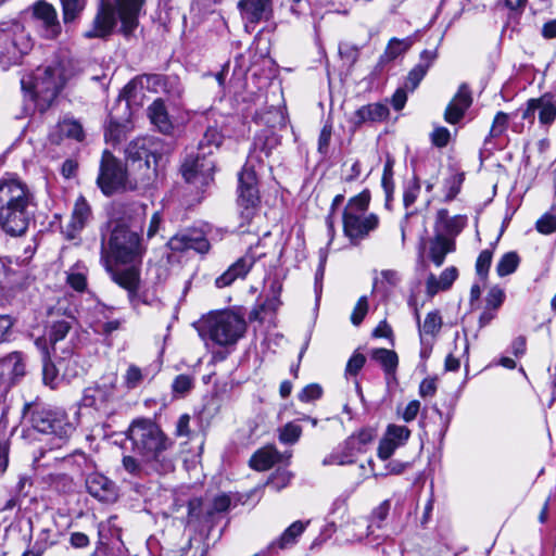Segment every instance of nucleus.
<instances>
[{
	"mask_svg": "<svg viewBox=\"0 0 556 556\" xmlns=\"http://www.w3.org/2000/svg\"><path fill=\"white\" fill-rule=\"evenodd\" d=\"M280 144V138L271 129L260 131L253 141L252 150L248 156L247 163L238 176V207L241 218L240 227L250 224L256 214L260 194L257 188V177L254 169V162L264 163L273 151Z\"/></svg>",
	"mask_w": 556,
	"mask_h": 556,
	"instance_id": "f257e3e1",
	"label": "nucleus"
},
{
	"mask_svg": "<svg viewBox=\"0 0 556 556\" xmlns=\"http://www.w3.org/2000/svg\"><path fill=\"white\" fill-rule=\"evenodd\" d=\"M35 197L28 186L15 177L0 179V229L9 236L25 235L34 217Z\"/></svg>",
	"mask_w": 556,
	"mask_h": 556,
	"instance_id": "f03ea898",
	"label": "nucleus"
},
{
	"mask_svg": "<svg viewBox=\"0 0 556 556\" xmlns=\"http://www.w3.org/2000/svg\"><path fill=\"white\" fill-rule=\"evenodd\" d=\"M127 439L131 442L132 452L150 466L151 470L166 473L174 469L173 462L164 455L172 442L153 420H134L127 430Z\"/></svg>",
	"mask_w": 556,
	"mask_h": 556,
	"instance_id": "7ed1b4c3",
	"label": "nucleus"
},
{
	"mask_svg": "<svg viewBox=\"0 0 556 556\" xmlns=\"http://www.w3.org/2000/svg\"><path fill=\"white\" fill-rule=\"evenodd\" d=\"M73 76L74 67L70 60H53L45 66H39L31 75L23 77L22 90L29 94L38 110L43 112Z\"/></svg>",
	"mask_w": 556,
	"mask_h": 556,
	"instance_id": "20e7f679",
	"label": "nucleus"
},
{
	"mask_svg": "<svg viewBox=\"0 0 556 556\" xmlns=\"http://www.w3.org/2000/svg\"><path fill=\"white\" fill-rule=\"evenodd\" d=\"M143 0H101L90 29L84 36L105 38L112 34L117 21H121V33L129 36L138 26V16Z\"/></svg>",
	"mask_w": 556,
	"mask_h": 556,
	"instance_id": "39448f33",
	"label": "nucleus"
},
{
	"mask_svg": "<svg viewBox=\"0 0 556 556\" xmlns=\"http://www.w3.org/2000/svg\"><path fill=\"white\" fill-rule=\"evenodd\" d=\"M245 331V320L231 311L212 313L198 326L199 336L206 345L208 342L218 346L236 345Z\"/></svg>",
	"mask_w": 556,
	"mask_h": 556,
	"instance_id": "423d86ee",
	"label": "nucleus"
},
{
	"mask_svg": "<svg viewBox=\"0 0 556 556\" xmlns=\"http://www.w3.org/2000/svg\"><path fill=\"white\" fill-rule=\"evenodd\" d=\"M370 193L364 190L351 198L343 212V232L353 242L358 243L378 228L379 217L368 212Z\"/></svg>",
	"mask_w": 556,
	"mask_h": 556,
	"instance_id": "0eeeda50",
	"label": "nucleus"
},
{
	"mask_svg": "<svg viewBox=\"0 0 556 556\" xmlns=\"http://www.w3.org/2000/svg\"><path fill=\"white\" fill-rule=\"evenodd\" d=\"M23 420L36 431L54 434L61 440L70 438L75 431L65 414L50 409L38 400L24 404Z\"/></svg>",
	"mask_w": 556,
	"mask_h": 556,
	"instance_id": "6e6552de",
	"label": "nucleus"
},
{
	"mask_svg": "<svg viewBox=\"0 0 556 556\" xmlns=\"http://www.w3.org/2000/svg\"><path fill=\"white\" fill-rule=\"evenodd\" d=\"M102 242H105L102 239ZM105 245V256L116 265L141 262L146 249L139 233L123 222L116 223Z\"/></svg>",
	"mask_w": 556,
	"mask_h": 556,
	"instance_id": "1a4fd4ad",
	"label": "nucleus"
},
{
	"mask_svg": "<svg viewBox=\"0 0 556 556\" xmlns=\"http://www.w3.org/2000/svg\"><path fill=\"white\" fill-rule=\"evenodd\" d=\"M101 262L112 280L127 291L128 300L134 308H137L139 304H150L147 294L139 291L141 285V262L126 263L125 265L128 266L124 268L113 266L105 256L104 242L101 243Z\"/></svg>",
	"mask_w": 556,
	"mask_h": 556,
	"instance_id": "9d476101",
	"label": "nucleus"
},
{
	"mask_svg": "<svg viewBox=\"0 0 556 556\" xmlns=\"http://www.w3.org/2000/svg\"><path fill=\"white\" fill-rule=\"evenodd\" d=\"M116 383L115 374L103 376L94 386L85 389L81 404L96 409L103 416L113 415L119 405Z\"/></svg>",
	"mask_w": 556,
	"mask_h": 556,
	"instance_id": "9b49d317",
	"label": "nucleus"
},
{
	"mask_svg": "<svg viewBox=\"0 0 556 556\" xmlns=\"http://www.w3.org/2000/svg\"><path fill=\"white\" fill-rule=\"evenodd\" d=\"M97 184L105 195L136 189V185L128 180L124 164L108 150L102 153Z\"/></svg>",
	"mask_w": 556,
	"mask_h": 556,
	"instance_id": "f8f14e48",
	"label": "nucleus"
},
{
	"mask_svg": "<svg viewBox=\"0 0 556 556\" xmlns=\"http://www.w3.org/2000/svg\"><path fill=\"white\" fill-rule=\"evenodd\" d=\"M74 324L73 316H65L62 319L52 320L48 326L47 340L54 358L64 361L74 354L77 338L76 332L73 331Z\"/></svg>",
	"mask_w": 556,
	"mask_h": 556,
	"instance_id": "ddd939ff",
	"label": "nucleus"
},
{
	"mask_svg": "<svg viewBox=\"0 0 556 556\" xmlns=\"http://www.w3.org/2000/svg\"><path fill=\"white\" fill-rule=\"evenodd\" d=\"M214 168V161L198 151L197 155L186 157L181 165V174L188 184L203 188L213 180Z\"/></svg>",
	"mask_w": 556,
	"mask_h": 556,
	"instance_id": "4468645a",
	"label": "nucleus"
},
{
	"mask_svg": "<svg viewBox=\"0 0 556 556\" xmlns=\"http://www.w3.org/2000/svg\"><path fill=\"white\" fill-rule=\"evenodd\" d=\"M30 48V39L20 25L0 28V54L9 62L18 61Z\"/></svg>",
	"mask_w": 556,
	"mask_h": 556,
	"instance_id": "2eb2a0df",
	"label": "nucleus"
},
{
	"mask_svg": "<svg viewBox=\"0 0 556 556\" xmlns=\"http://www.w3.org/2000/svg\"><path fill=\"white\" fill-rule=\"evenodd\" d=\"M99 546L97 554L103 556H113L115 552L124 553V543L121 539L122 530L117 525V517L111 516L108 520L99 525Z\"/></svg>",
	"mask_w": 556,
	"mask_h": 556,
	"instance_id": "dca6fc26",
	"label": "nucleus"
},
{
	"mask_svg": "<svg viewBox=\"0 0 556 556\" xmlns=\"http://www.w3.org/2000/svg\"><path fill=\"white\" fill-rule=\"evenodd\" d=\"M238 9L247 30L251 31L262 21L273 16V0H240Z\"/></svg>",
	"mask_w": 556,
	"mask_h": 556,
	"instance_id": "f3484780",
	"label": "nucleus"
},
{
	"mask_svg": "<svg viewBox=\"0 0 556 556\" xmlns=\"http://www.w3.org/2000/svg\"><path fill=\"white\" fill-rule=\"evenodd\" d=\"M26 372L24 356L13 352L0 361V389L8 391Z\"/></svg>",
	"mask_w": 556,
	"mask_h": 556,
	"instance_id": "a211bd4d",
	"label": "nucleus"
},
{
	"mask_svg": "<svg viewBox=\"0 0 556 556\" xmlns=\"http://www.w3.org/2000/svg\"><path fill=\"white\" fill-rule=\"evenodd\" d=\"M168 247L175 252L194 250L198 253L204 254L208 252L211 245L202 231L191 229L173 236L168 241Z\"/></svg>",
	"mask_w": 556,
	"mask_h": 556,
	"instance_id": "6ab92c4d",
	"label": "nucleus"
},
{
	"mask_svg": "<svg viewBox=\"0 0 556 556\" xmlns=\"http://www.w3.org/2000/svg\"><path fill=\"white\" fill-rule=\"evenodd\" d=\"M410 437V430L406 426L389 425L383 438L379 442L378 457L389 459L396 448L406 444Z\"/></svg>",
	"mask_w": 556,
	"mask_h": 556,
	"instance_id": "aec40b11",
	"label": "nucleus"
},
{
	"mask_svg": "<svg viewBox=\"0 0 556 556\" xmlns=\"http://www.w3.org/2000/svg\"><path fill=\"white\" fill-rule=\"evenodd\" d=\"M88 493L104 503H113L118 497V489L112 480L99 472H91L86 478Z\"/></svg>",
	"mask_w": 556,
	"mask_h": 556,
	"instance_id": "412c9836",
	"label": "nucleus"
},
{
	"mask_svg": "<svg viewBox=\"0 0 556 556\" xmlns=\"http://www.w3.org/2000/svg\"><path fill=\"white\" fill-rule=\"evenodd\" d=\"M256 262V256L252 253L251 249L233 264H231L227 270L215 279V286L219 289L229 287L237 279H244L251 268Z\"/></svg>",
	"mask_w": 556,
	"mask_h": 556,
	"instance_id": "4be33fe9",
	"label": "nucleus"
},
{
	"mask_svg": "<svg viewBox=\"0 0 556 556\" xmlns=\"http://www.w3.org/2000/svg\"><path fill=\"white\" fill-rule=\"evenodd\" d=\"M50 141L60 144L64 139L83 141L85 131L81 123L71 116H65L52 128L49 135Z\"/></svg>",
	"mask_w": 556,
	"mask_h": 556,
	"instance_id": "5701e85b",
	"label": "nucleus"
},
{
	"mask_svg": "<svg viewBox=\"0 0 556 556\" xmlns=\"http://www.w3.org/2000/svg\"><path fill=\"white\" fill-rule=\"evenodd\" d=\"M92 213L87 200L80 195L73 207L70 222L64 228V233L68 239H74L85 228L91 219Z\"/></svg>",
	"mask_w": 556,
	"mask_h": 556,
	"instance_id": "b1692460",
	"label": "nucleus"
},
{
	"mask_svg": "<svg viewBox=\"0 0 556 556\" xmlns=\"http://www.w3.org/2000/svg\"><path fill=\"white\" fill-rule=\"evenodd\" d=\"M472 103L471 92L466 84H462L446 106L444 119L450 124L458 123Z\"/></svg>",
	"mask_w": 556,
	"mask_h": 556,
	"instance_id": "393cba45",
	"label": "nucleus"
},
{
	"mask_svg": "<svg viewBox=\"0 0 556 556\" xmlns=\"http://www.w3.org/2000/svg\"><path fill=\"white\" fill-rule=\"evenodd\" d=\"M34 15L42 22L45 27V36L47 38H55L61 31V25L58 20V13L52 4L41 0L34 5Z\"/></svg>",
	"mask_w": 556,
	"mask_h": 556,
	"instance_id": "a878e982",
	"label": "nucleus"
},
{
	"mask_svg": "<svg viewBox=\"0 0 556 556\" xmlns=\"http://www.w3.org/2000/svg\"><path fill=\"white\" fill-rule=\"evenodd\" d=\"M389 115V109L387 105L381 103H370L361 106L356 110L350 118V123L354 128H358L365 123L382 122Z\"/></svg>",
	"mask_w": 556,
	"mask_h": 556,
	"instance_id": "bb28decb",
	"label": "nucleus"
},
{
	"mask_svg": "<svg viewBox=\"0 0 556 556\" xmlns=\"http://www.w3.org/2000/svg\"><path fill=\"white\" fill-rule=\"evenodd\" d=\"M415 317L418 326L419 339H431L435 341L442 326L443 320L438 309L429 312L421 323L419 311L415 309Z\"/></svg>",
	"mask_w": 556,
	"mask_h": 556,
	"instance_id": "cd10ccee",
	"label": "nucleus"
},
{
	"mask_svg": "<svg viewBox=\"0 0 556 556\" xmlns=\"http://www.w3.org/2000/svg\"><path fill=\"white\" fill-rule=\"evenodd\" d=\"M281 460L282 455L275 447L267 446L256 451L252 455L250 466L255 470L265 471Z\"/></svg>",
	"mask_w": 556,
	"mask_h": 556,
	"instance_id": "c85d7f7f",
	"label": "nucleus"
},
{
	"mask_svg": "<svg viewBox=\"0 0 556 556\" xmlns=\"http://www.w3.org/2000/svg\"><path fill=\"white\" fill-rule=\"evenodd\" d=\"M147 81L154 87V91H164L174 98L182 93V87L176 76L148 75Z\"/></svg>",
	"mask_w": 556,
	"mask_h": 556,
	"instance_id": "c756f323",
	"label": "nucleus"
},
{
	"mask_svg": "<svg viewBox=\"0 0 556 556\" xmlns=\"http://www.w3.org/2000/svg\"><path fill=\"white\" fill-rule=\"evenodd\" d=\"M151 140L148 138H138L132 140L126 148V156L132 162H143L147 168L150 167V156H154L149 146Z\"/></svg>",
	"mask_w": 556,
	"mask_h": 556,
	"instance_id": "7c9ffc66",
	"label": "nucleus"
},
{
	"mask_svg": "<svg viewBox=\"0 0 556 556\" xmlns=\"http://www.w3.org/2000/svg\"><path fill=\"white\" fill-rule=\"evenodd\" d=\"M149 117L159 130L168 134L172 130V123L168 118L165 105L161 100H155L148 109Z\"/></svg>",
	"mask_w": 556,
	"mask_h": 556,
	"instance_id": "2f4dec72",
	"label": "nucleus"
},
{
	"mask_svg": "<svg viewBox=\"0 0 556 556\" xmlns=\"http://www.w3.org/2000/svg\"><path fill=\"white\" fill-rule=\"evenodd\" d=\"M412 45L413 39L410 37H406L404 39H390L383 54L380 56L379 64H384L395 60L397 56L408 51Z\"/></svg>",
	"mask_w": 556,
	"mask_h": 556,
	"instance_id": "473e14b6",
	"label": "nucleus"
},
{
	"mask_svg": "<svg viewBox=\"0 0 556 556\" xmlns=\"http://www.w3.org/2000/svg\"><path fill=\"white\" fill-rule=\"evenodd\" d=\"M308 522H302L300 520L294 521L289 526L279 539L270 544V548L278 546L280 549L288 548L296 543V539L304 532Z\"/></svg>",
	"mask_w": 556,
	"mask_h": 556,
	"instance_id": "72a5a7b5",
	"label": "nucleus"
},
{
	"mask_svg": "<svg viewBox=\"0 0 556 556\" xmlns=\"http://www.w3.org/2000/svg\"><path fill=\"white\" fill-rule=\"evenodd\" d=\"M539 121L542 125H551L556 119V100L554 96L545 93L538 98Z\"/></svg>",
	"mask_w": 556,
	"mask_h": 556,
	"instance_id": "f704fd0d",
	"label": "nucleus"
},
{
	"mask_svg": "<svg viewBox=\"0 0 556 556\" xmlns=\"http://www.w3.org/2000/svg\"><path fill=\"white\" fill-rule=\"evenodd\" d=\"M453 249L454 243L452 241L443 236H437L430 242V258L437 266H441L445 260L446 254L452 252Z\"/></svg>",
	"mask_w": 556,
	"mask_h": 556,
	"instance_id": "c9c22d12",
	"label": "nucleus"
},
{
	"mask_svg": "<svg viewBox=\"0 0 556 556\" xmlns=\"http://www.w3.org/2000/svg\"><path fill=\"white\" fill-rule=\"evenodd\" d=\"M87 274L88 268L77 262L66 271V282L75 291L83 292L87 288Z\"/></svg>",
	"mask_w": 556,
	"mask_h": 556,
	"instance_id": "e433bc0d",
	"label": "nucleus"
},
{
	"mask_svg": "<svg viewBox=\"0 0 556 556\" xmlns=\"http://www.w3.org/2000/svg\"><path fill=\"white\" fill-rule=\"evenodd\" d=\"M374 438L375 433L371 429H362L349 437L345 441V445L350 450L349 455L365 452L366 446L372 442Z\"/></svg>",
	"mask_w": 556,
	"mask_h": 556,
	"instance_id": "4c0bfd02",
	"label": "nucleus"
},
{
	"mask_svg": "<svg viewBox=\"0 0 556 556\" xmlns=\"http://www.w3.org/2000/svg\"><path fill=\"white\" fill-rule=\"evenodd\" d=\"M370 356L382 366L386 374L391 375L395 372L399 365V357L393 350L374 349Z\"/></svg>",
	"mask_w": 556,
	"mask_h": 556,
	"instance_id": "58836bf2",
	"label": "nucleus"
},
{
	"mask_svg": "<svg viewBox=\"0 0 556 556\" xmlns=\"http://www.w3.org/2000/svg\"><path fill=\"white\" fill-rule=\"evenodd\" d=\"M223 141V135L215 127H208L199 142L198 150L202 154L210 155L213 153V149H217Z\"/></svg>",
	"mask_w": 556,
	"mask_h": 556,
	"instance_id": "ea45409f",
	"label": "nucleus"
},
{
	"mask_svg": "<svg viewBox=\"0 0 556 556\" xmlns=\"http://www.w3.org/2000/svg\"><path fill=\"white\" fill-rule=\"evenodd\" d=\"M51 355L49 349L45 345L42 346V379L45 384L50 386L51 388H55L58 384V368L51 362Z\"/></svg>",
	"mask_w": 556,
	"mask_h": 556,
	"instance_id": "a19ab883",
	"label": "nucleus"
},
{
	"mask_svg": "<svg viewBox=\"0 0 556 556\" xmlns=\"http://www.w3.org/2000/svg\"><path fill=\"white\" fill-rule=\"evenodd\" d=\"M147 375L146 370L135 364H130L123 375V384L127 390L137 389L143 383Z\"/></svg>",
	"mask_w": 556,
	"mask_h": 556,
	"instance_id": "79ce46f5",
	"label": "nucleus"
},
{
	"mask_svg": "<svg viewBox=\"0 0 556 556\" xmlns=\"http://www.w3.org/2000/svg\"><path fill=\"white\" fill-rule=\"evenodd\" d=\"M520 258L516 252L505 253L496 264V273L500 277H505L513 274L518 265Z\"/></svg>",
	"mask_w": 556,
	"mask_h": 556,
	"instance_id": "37998d69",
	"label": "nucleus"
},
{
	"mask_svg": "<svg viewBox=\"0 0 556 556\" xmlns=\"http://www.w3.org/2000/svg\"><path fill=\"white\" fill-rule=\"evenodd\" d=\"M464 181V174L454 173L444 180V202H450L456 198L460 191Z\"/></svg>",
	"mask_w": 556,
	"mask_h": 556,
	"instance_id": "c03bdc74",
	"label": "nucleus"
},
{
	"mask_svg": "<svg viewBox=\"0 0 556 556\" xmlns=\"http://www.w3.org/2000/svg\"><path fill=\"white\" fill-rule=\"evenodd\" d=\"M302 434V428L290 421L279 429V441L283 444L292 445L296 443Z\"/></svg>",
	"mask_w": 556,
	"mask_h": 556,
	"instance_id": "a18cd8bd",
	"label": "nucleus"
},
{
	"mask_svg": "<svg viewBox=\"0 0 556 556\" xmlns=\"http://www.w3.org/2000/svg\"><path fill=\"white\" fill-rule=\"evenodd\" d=\"M63 20L65 23L73 22L85 9L86 0H61Z\"/></svg>",
	"mask_w": 556,
	"mask_h": 556,
	"instance_id": "49530a36",
	"label": "nucleus"
},
{
	"mask_svg": "<svg viewBox=\"0 0 556 556\" xmlns=\"http://www.w3.org/2000/svg\"><path fill=\"white\" fill-rule=\"evenodd\" d=\"M123 468L135 477H142L149 472L150 466L146 465L142 460L139 462L136 457L126 455L122 460Z\"/></svg>",
	"mask_w": 556,
	"mask_h": 556,
	"instance_id": "de8ad7c7",
	"label": "nucleus"
},
{
	"mask_svg": "<svg viewBox=\"0 0 556 556\" xmlns=\"http://www.w3.org/2000/svg\"><path fill=\"white\" fill-rule=\"evenodd\" d=\"M535 229L545 236L556 231V215L547 212L543 214L535 223Z\"/></svg>",
	"mask_w": 556,
	"mask_h": 556,
	"instance_id": "09e8293b",
	"label": "nucleus"
},
{
	"mask_svg": "<svg viewBox=\"0 0 556 556\" xmlns=\"http://www.w3.org/2000/svg\"><path fill=\"white\" fill-rule=\"evenodd\" d=\"M508 119L509 118L506 113L497 112L493 119L489 136L485 139V141H488L489 138H497L502 136L508 127Z\"/></svg>",
	"mask_w": 556,
	"mask_h": 556,
	"instance_id": "8fccbe9b",
	"label": "nucleus"
},
{
	"mask_svg": "<svg viewBox=\"0 0 556 556\" xmlns=\"http://www.w3.org/2000/svg\"><path fill=\"white\" fill-rule=\"evenodd\" d=\"M391 507V502L389 500L383 501L378 507H376L371 513V523L368 526V530H370L374 526L376 528H381L382 522L387 519Z\"/></svg>",
	"mask_w": 556,
	"mask_h": 556,
	"instance_id": "3c124183",
	"label": "nucleus"
},
{
	"mask_svg": "<svg viewBox=\"0 0 556 556\" xmlns=\"http://www.w3.org/2000/svg\"><path fill=\"white\" fill-rule=\"evenodd\" d=\"M505 300V292L502 288L494 286L492 287L485 298V307L488 309H498Z\"/></svg>",
	"mask_w": 556,
	"mask_h": 556,
	"instance_id": "603ef678",
	"label": "nucleus"
},
{
	"mask_svg": "<svg viewBox=\"0 0 556 556\" xmlns=\"http://www.w3.org/2000/svg\"><path fill=\"white\" fill-rule=\"evenodd\" d=\"M55 544V540L53 538V533L51 529L45 528L41 529L38 533V536L36 539V542L34 544V549L37 551V553L42 554L48 547Z\"/></svg>",
	"mask_w": 556,
	"mask_h": 556,
	"instance_id": "864d4df0",
	"label": "nucleus"
},
{
	"mask_svg": "<svg viewBox=\"0 0 556 556\" xmlns=\"http://www.w3.org/2000/svg\"><path fill=\"white\" fill-rule=\"evenodd\" d=\"M492 256H493L492 251L489 249H485L480 252V254L477 258L476 271L483 279H485L488 276V273H489V269H490V266L492 263Z\"/></svg>",
	"mask_w": 556,
	"mask_h": 556,
	"instance_id": "5fc2aeb1",
	"label": "nucleus"
},
{
	"mask_svg": "<svg viewBox=\"0 0 556 556\" xmlns=\"http://www.w3.org/2000/svg\"><path fill=\"white\" fill-rule=\"evenodd\" d=\"M426 74L427 71H425L424 67L416 64L408 73L404 87L409 91H414L418 87L420 81L424 79Z\"/></svg>",
	"mask_w": 556,
	"mask_h": 556,
	"instance_id": "6e6d98bb",
	"label": "nucleus"
},
{
	"mask_svg": "<svg viewBox=\"0 0 556 556\" xmlns=\"http://www.w3.org/2000/svg\"><path fill=\"white\" fill-rule=\"evenodd\" d=\"M420 192V182L418 177H414L413 180L407 185L403 194V203L405 207H408L415 203Z\"/></svg>",
	"mask_w": 556,
	"mask_h": 556,
	"instance_id": "4d7b16f0",
	"label": "nucleus"
},
{
	"mask_svg": "<svg viewBox=\"0 0 556 556\" xmlns=\"http://www.w3.org/2000/svg\"><path fill=\"white\" fill-rule=\"evenodd\" d=\"M401 281V276L396 270L387 269L381 271V278L376 279L375 281V288H378L379 286L384 287L387 290V287L393 288L397 286Z\"/></svg>",
	"mask_w": 556,
	"mask_h": 556,
	"instance_id": "13d9d810",
	"label": "nucleus"
},
{
	"mask_svg": "<svg viewBox=\"0 0 556 556\" xmlns=\"http://www.w3.org/2000/svg\"><path fill=\"white\" fill-rule=\"evenodd\" d=\"M172 388L175 394L185 395L193 388V379L188 375H178Z\"/></svg>",
	"mask_w": 556,
	"mask_h": 556,
	"instance_id": "bf43d9fd",
	"label": "nucleus"
},
{
	"mask_svg": "<svg viewBox=\"0 0 556 556\" xmlns=\"http://www.w3.org/2000/svg\"><path fill=\"white\" fill-rule=\"evenodd\" d=\"M366 363V357L362 353L354 352L346 363L345 376H356Z\"/></svg>",
	"mask_w": 556,
	"mask_h": 556,
	"instance_id": "052dcab7",
	"label": "nucleus"
},
{
	"mask_svg": "<svg viewBox=\"0 0 556 556\" xmlns=\"http://www.w3.org/2000/svg\"><path fill=\"white\" fill-rule=\"evenodd\" d=\"M368 312V299L366 295H363L358 299L352 314L351 321L353 325L358 326L364 320L366 314Z\"/></svg>",
	"mask_w": 556,
	"mask_h": 556,
	"instance_id": "680f3d73",
	"label": "nucleus"
},
{
	"mask_svg": "<svg viewBox=\"0 0 556 556\" xmlns=\"http://www.w3.org/2000/svg\"><path fill=\"white\" fill-rule=\"evenodd\" d=\"M430 139L432 144L437 148H444L450 142L451 132L446 127L439 126L433 129L430 135Z\"/></svg>",
	"mask_w": 556,
	"mask_h": 556,
	"instance_id": "e2e57ef3",
	"label": "nucleus"
},
{
	"mask_svg": "<svg viewBox=\"0 0 556 556\" xmlns=\"http://www.w3.org/2000/svg\"><path fill=\"white\" fill-rule=\"evenodd\" d=\"M292 478V473L286 470L277 471L271 479L267 482V485L275 491H279L287 486Z\"/></svg>",
	"mask_w": 556,
	"mask_h": 556,
	"instance_id": "0e129e2a",
	"label": "nucleus"
},
{
	"mask_svg": "<svg viewBox=\"0 0 556 556\" xmlns=\"http://www.w3.org/2000/svg\"><path fill=\"white\" fill-rule=\"evenodd\" d=\"M321 393V387L317 383H312L303 388L298 396L301 402L307 403L319 399Z\"/></svg>",
	"mask_w": 556,
	"mask_h": 556,
	"instance_id": "69168bd1",
	"label": "nucleus"
},
{
	"mask_svg": "<svg viewBox=\"0 0 556 556\" xmlns=\"http://www.w3.org/2000/svg\"><path fill=\"white\" fill-rule=\"evenodd\" d=\"M331 135H332V125L327 123L321 128V131H320L319 138H318V151L320 153H323V154L327 153L328 147L330 143V139H331Z\"/></svg>",
	"mask_w": 556,
	"mask_h": 556,
	"instance_id": "338daca9",
	"label": "nucleus"
},
{
	"mask_svg": "<svg viewBox=\"0 0 556 556\" xmlns=\"http://www.w3.org/2000/svg\"><path fill=\"white\" fill-rule=\"evenodd\" d=\"M466 219L465 217L460 215L453 216L451 219H448V223L444 225V228L442 231L448 233V235H455L458 233L463 227L465 226Z\"/></svg>",
	"mask_w": 556,
	"mask_h": 556,
	"instance_id": "774afa93",
	"label": "nucleus"
}]
</instances>
